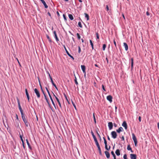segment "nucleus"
<instances>
[{
	"instance_id": "obj_1",
	"label": "nucleus",
	"mask_w": 159,
	"mask_h": 159,
	"mask_svg": "<svg viewBox=\"0 0 159 159\" xmlns=\"http://www.w3.org/2000/svg\"><path fill=\"white\" fill-rule=\"evenodd\" d=\"M20 113L21 115L22 119L27 127L28 126V122L27 118L25 114L24 113L23 110L20 107Z\"/></svg>"
},
{
	"instance_id": "obj_2",
	"label": "nucleus",
	"mask_w": 159,
	"mask_h": 159,
	"mask_svg": "<svg viewBox=\"0 0 159 159\" xmlns=\"http://www.w3.org/2000/svg\"><path fill=\"white\" fill-rule=\"evenodd\" d=\"M16 120H15V125L16 127L17 128V129H19V119L18 118L17 116V115L16 114Z\"/></svg>"
},
{
	"instance_id": "obj_3",
	"label": "nucleus",
	"mask_w": 159,
	"mask_h": 159,
	"mask_svg": "<svg viewBox=\"0 0 159 159\" xmlns=\"http://www.w3.org/2000/svg\"><path fill=\"white\" fill-rule=\"evenodd\" d=\"M40 86H41V89H42V92H43V95H44V96L45 98V99H46V101H47V103H48V105H49V107H50L51 108V109L52 110V107H51V106H50V104H49V102H48V98H47V97H46V95L45 94V93H44V92L43 91V89H42V86H41V85L40 84Z\"/></svg>"
},
{
	"instance_id": "obj_4",
	"label": "nucleus",
	"mask_w": 159,
	"mask_h": 159,
	"mask_svg": "<svg viewBox=\"0 0 159 159\" xmlns=\"http://www.w3.org/2000/svg\"><path fill=\"white\" fill-rule=\"evenodd\" d=\"M132 139L134 141L135 146H136L137 145V139L134 134L133 133L132 134Z\"/></svg>"
},
{
	"instance_id": "obj_5",
	"label": "nucleus",
	"mask_w": 159,
	"mask_h": 159,
	"mask_svg": "<svg viewBox=\"0 0 159 159\" xmlns=\"http://www.w3.org/2000/svg\"><path fill=\"white\" fill-rule=\"evenodd\" d=\"M34 91L37 95V97L38 98H39L40 97V95L39 91L36 88L34 89Z\"/></svg>"
},
{
	"instance_id": "obj_6",
	"label": "nucleus",
	"mask_w": 159,
	"mask_h": 159,
	"mask_svg": "<svg viewBox=\"0 0 159 159\" xmlns=\"http://www.w3.org/2000/svg\"><path fill=\"white\" fill-rule=\"evenodd\" d=\"M111 135L113 139H116V138L117 134L116 132L115 131H113L111 132Z\"/></svg>"
},
{
	"instance_id": "obj_7",
	"label": "nucleus",
	"mask_w": 159,
	"mask_h": 159,
	"mask_svg": "<svg viewBox=\"0 0 159 159\" xmlns=\"http://www.w3.org/2000/svg\"><path fill=\"white\" fill-rule=\"evenodd\" d=\"M64 48L65 50V51L66 52V53L71 58H72L73 60H74V58L73 57L71 56L70 54V53L67 50V49H66L65 46L64 45Z\"/></svg>"
},
{
	"instance_id": "obj_8",
	"label": "nucleus",
	"mask_w": 159,
	"mask_h": 159,
	"mask_svg": "<svg viewBox=\"0 0 159 159\" xmlns=\"http://www.w3.org/2000/svg\"><path fill=\"white\" fill-rule=\"evenodd\" d=\"M81 67L82 69V70L83 73L84 74V76H86V71H85V66L84 65H81Z\"/></svg>"
},
{
	"instance_id": "obj_9",
	"label": "nucleus",
	"mask_w": 159,
	"mask_h": 159,
	"mask_svg": "<svg viewBox=\"0 0 159 159\" xmlns=\"http://www.w3.org/2000/svg\"><path fill=\"white\" fill-rule=\"evenodd\" d=\"M107 99L110 102H112V97L111 95H108L107 97Z\"/></svg>"
},
{
	"instance_id": "obj_10",
	"label": "nucleus",
	"mask_w": 159,
	"mask_h": 159,
	"mask_svg": "<svg viewBox=\"0 0 159 159\" xmlns=\"http://www.w3.org/2000/svg\"><path fill=\"white\" fill-rule=\"evenodd\" d=\"M131 159H136L137 156L135 154H130Z\"/></svg>"
},
{
	"instance_id": "obj_11",
	"label": "nucleus",
	"mask_w": 159,
	"mask_h": 159,
	"mask_svg": "<svg viewBox=\"0 0 159 159\" xmlns=\"http://www.w3.org/2000/svg\"><path fill=\"white\" fill-rule=\"evenodd\" d=\"M122 126H123L125 129H127V125L125 121H123L122 124Z\"/></svg>"
},
{
	"instance_id": "obj_12",
	"label": "nucleus",
	"mask_w": 159,
	"mask_h": 159,
	"mask_svg": "<svg viewBox=\"0 0 159 159\" xmlns=\"http://www.w3.org/2000/svg\"><path fill=\"white\" fill-rule=\"evenodd\" d=\"M108 126L109 129L111 130L113 128V124L112 122H109L108 123Z\"/></svg>"
},
{
	"instance_id": "obj_13",
	"label": "nucleus",
	"mask_w": 159,
	"mask_h": 159,
	"mask_svg": "<svg viewBox=\"0 0 159 159\" xmlns=\"http://www.w3.org/2000/svg\"><path fill=\"white\" fill-rule=\"evenodd\" d=\"M40 1L42 2V3L43 4L44 6V7L45 8H48V6L47 5L45 2L44 0H40Z\"/></svg>"
},
{
	"instance_id": "obj_14",
	"label": "nucleus",
	"mask_w": 159,
	"mask_h": 159,
	"mask_svg": "<svg viewBox=\"0 0 159 159\" xmlns=\"http://www.w3.org/2000/svg\"><path fill=\"white\" fill-rule=\"evenodd\" d=\"M25 92L26 94V96H27V98L28 99V101L29 102H30V97H29V94L28 93L27 90V89H25Z\"/></svg>"
},
{
	"instance_id": "obj_15",
	"label": "nucleus",
	"mask_w": 159,
	"mask_h": 159,
	"mask_svg": "<svg viewBox=\"0 0 159 159\" xmlns=\"http://www.w3.org/2000/svg\"><path fill=\"white\" fill-rule=\"evenodd\" d=\"M105 153L107 158L109 159L110 157V155L109 152L107 151L105 152Z\"/></svg>"
},
{
	"instance_id": "obj_16",
	"label": "nucleus",
	"mask_w": 159,
	"mask_h": 159,
	"mask_svg": "<svg viewBox=\"0 0 159 159\" xmlns=\"http://www.w3.org/2000/svg\"><path fill=\"white\" fill-rule=\"evenodd\" d=\"M53 33H54V36H55V38L56 39V40L58 42V41H59V39H58V37H57V34H56V31H54V32H53Z\"/></svg>"
},
{
	"instance_id": "obj_17",
	"label": "nucleus",
	"mask_w": 159,
	"mask_h": 159,
	"mask_svg": "<svg viewBox=\"0 0 159 159\" xmlns=\"http://www.w3.org/2000/svg\"><path fill=\"white\" fill-rule=\"evenodd\" d=\"M124 46L125 47V50L127 51L128 49V46L127 44L126 43H123Z\"/></svg>"
},
{
	"instance_id": "obj_18",
	"label": "nucleus",
	"mask_w": 159,
	"mask_h": 159,
	"mask_svg": "<svg viewBox=\"0 0 159 159\" xmlns=\"http://www.w3.org/2000/svg\"><path fill=\"white\" fill-rule=\"evenodd\" d=\"M123 128L121 127H120L118 129L116 130V131L118 133H120V132L123 131Z\"/></svg>"
},
{
	"instance_id": "obj_19",
	"label": "nucleus",
	"mask_w": 159,
	"mask_h": 159,
	"mask_svg": "<svg viewBox=\"0 0 159 159\" xmlns=\"http://www.w3.org/2000/svg\"><path fill=\"white\" fill-rule=\"evenodd\" d=\"M55 98L56 99L60 107L61 108V106L58 98L57 97H55Z\"/></svg>"
},
{
	"instance_id": "obj_20",
	"label": "nucleus",
	"mask_w": 159,
	"mask_h": 159,
	"mask_svg": "<svg viewBox=\"0 0 159 159\" xmlns=\"http://www.w3.org/2000/svg\"><path fill=\"white\" fill-rule=\"evenodd\" d=\"M51 83H52V84L56 88V89L57 90H58L57 88L56 85V84L54 83L52 79H51Z\"/></svg>"
},
{
	"instance_id": "obj_21",
	"label": "nucleus",
	"mask_w": 159,
	"mask_h": 159,
	"mask_svg": "<svg viewBox=\"0 0 159 159\" xmlns=\"http://www.w3.org/2000/svg\"><path fill=\"white\" fill-rule=\"evenodd\" d=\"M127 149L128 150H130L131 151V152H133V151H132V148L130 147V145H128L127 147Z\"/></svg>"
},
{
	"instance_id": "obj_22",
	"label": "nucleus",
	"mask_w": 159,
	"mask_h": 159,
	"mask_svg": "<svg viewBox=\"0 0 159 159\" xmlns=\"http://www.w3.org/2000/svg\"><path fill=\"white\" fill-rule=\"evenodd\" d=\"M115 153L117 156H119L120 155V150L118 149H117L116 150Z\"/></svg>"
},
{
	"instance_id": "obj_23",
	"label": "nucleus",
	"mask_w": 159,
	"mask_h": 159,
	"mask_svg": "<svg viewBox=\"0 0 159 159\" xmlns=\"http://www.w3.org/2000/svg\"><path fill=\"white\" fill-rule=\"evenodd\" d=\"M131 69H132L133 68V64H134V59L133 58H132L131 59Z\"/></svg>"
},
{
	"instance_id": "obj_24",
	"label": "nucleus",
	"mask_w": 159,
	"mask_h": 159,
	"mask_svg": "<svg viewBox=\"0 0 159 159\" xmlns=\"http://www.w3.org/2000/svg\"><path fill=\"white\" fill-rule=\"evenodd\" d=\"M84 15H85V17L87 18V20H89V15L88 14L85 13Z\"/></svg>"
},
{
	"instance_id": "obj_25",
	"label": "nucleus",
	"mask_w": 159,
	"mask_h": 159,
	"mask_svg": "<svg viewBox=\"0 0 159 159\" xmlns=\"http://www.w3.org/2000/svg\"><path fill=\"white\" fill-rule=\"evenodd\" d=\"M69 17V18L71 20H72L74 19L73 17V16L71 14H69L68 15Z\"/></svg>"
},
{
	"instance_id": "obj_26",
	"label": "nucleus",
	"mask_w": 159,
	"mask_h": 159,
	"mask_svg": "<svg viewBox=\"0 0 159 159\" xmlns=\"http://www.w3.org/2000/svg\"><path fill=\"white\" fill-rule=\"evenodd\" d=\"M46 37H47V39H48V40L49 42L50 43H51L52 42V40L50 38L49 36L48 35H47Z\"/></svg>"
},
{
	"instance_id": "obj_27",
	"label": "nucleus",
	"mask_w": 159,
	"mask_h": 159,
	"mask_svg": "<svg viewBox=\"0 0 159 159\" xmlns=\"http://www.w3.org/2000/svg\"><path fill=\"white\" fill-rule=\"evenodd\" d=\"M20 140L22 141L23 148H25V147L24 144V140H23V138H22L21 135H20Z\"/></svg>"
},
{
	"instance_id": "obj_28",
	"label": "nucleus",
	"mask_w": 159,
	"mask_h": 159,
	"mask_svg": "<svg viewBox=\"0 0 159 159\" xmlns=\"http://www.w3.org/2000/svg\"><path fill=\"white\" fill-rule=\"evenodd\" d=\"M106 47V44H104L103 45L102 49L103 51H104L105 50Z\"/></svg>"
},
{
	"instance_id": "obj_29",
	"label": "nucleus",
	"mask_w": 159,
	"mask_h": 159,
	"mask_svg": "<svg viewBox=\"0 0 159 159\" xmlns=\"http://www.w3.org/2000/svg\"><path fill=\"white\" fill-rule=\"evenodd\" d=\"M111 153L112 155H113V157L115 158L116 157V156L113 151H112L111 152Z\"/></svg>"
},
{
	"instance_id": "obj_30",
	"label": "nucleus",
	"mask_w": 159,
	"mask_h": 159,
	"mask_svg": "<svg viewBox=\"0 0 159 159\" xmlns=\"http://www.w3.org/2000/svg\"><path fill=\"white\" fill-rule=\"evenodd\" d=\"M75 83L76 84L78 85V83L77 80V78L75 75Z\"/></svg>"
},
{
	"instance_id": "obj_31",
	"label": "nucleus",
	"mask_w": 159,
	"mask_h": 159,
	"mask_svg": "<svg viewBox=\"0 0 159 159\" xmlns=\"http://www.w3.org/2000/svg\"><path fill=\"white\" fill-rule=\"evenodd\" d=\"M17 100L18 101V107L19 109L20 110V102H19V99L18 98H17Z\"/></svg>"
},
{
	"instance_id": "obj_32",
	"label": "nucleus",
	"mask_w": 159,
	"mask_h": 159,
	"mask_svg": "<svg viewBox=\"0 0 159 159\" xmlns=\"http://www.w3.org/2000/svg\"><path fill=\"white\" fill-rule=\"evenodd\" d=\"M76 35L77 36V38L79 39H80L81 37L80 35V34L79 33H77Z\"/></svg>"
},
{
	"instance_id": "obj_33",
	"label": "nucleus",
	"mask_w": 159,
	"mask_h": 159,
	"mask_svg": "<svg viewBox=\"0 0 159 159\" xmlns=\"http://www.w3.org/2000/svg\"><path fill=\"white\" fill-rule=\"evenodd\" d=\"M79 26L80 27L82 28V26L81 25V22H79L78 24Z\"/></svg>"
},
{
	"instance_id": "obj_34",
	"label": "nucleus",
	"mask_w": 159,
	"mask_h": 159,
	"mask_svg": "<svg viewBox=\"0 0 159 159\" xmlns=\"http://www.w3.org/2000/svg\"><path fill=\"white\" fill-rule=\"evenodd\" d=\"M93 119H94V122H95V123L96 124V119H95V116H94V113H93Z\"/></svg>"
},
{
	"instance_id": "obj_35",
	"label": "nucleus",
	"mask_w": 159,
	"mask_h": 159,
	"mask_svg": "<svg viewBox=\"0 0 159 159\" xmlns=\"http://www.w3.org/2000/svg\"><path fill=\"white\" fill-rule=\"evenodd\" d=\"M103 139H104V143H105V145H107V141L106 140V139H105V138L104 137H103Z\"/></svg>"
},
{
	"instance_id": "obj_36",
	"label": "nucleus",
	"mask_w": 159,
	"mask_h": 159,
	"mask_svg": "<svg viewBox=\"0 0 159 159\" xmlns=\"http://www.w3.org/2000/svg\"><path fill=\"white\" fill-rule=\"evenodd\" d=\"M98 150L100 155H102V152H101V148L98 149Z\"/></svg>"
},
{
	"instance_id": "obj_37",
	"label": "nucleus",
	"mask_w": 159,
	"mask_h": 159,
	"mask_svg": "<svg viewBox=\"0 0 159 159\" xmlns=\"http://www.w3.org/2000/svg\"><path fill=\"white\" fill-rule=\"evenodd\" d=\"M91 134H92V136H93V138L96 137L95 136V135H94V133H93V131H91Z\"/></svg>"
},
{
	"instance_id": "obj_38",
	"label": "nucleus",
	"mask_w": 159,
	"mask_h": 159,
	"mask_svg": "<svg viewBox=\"0 0 159 159\" xmlns=\"http://www.w3.org/2000/svg\"><path fill=\"white\" fill-rule=\"evenodd\" d=\"M113 43H114L115 45V46L116 48V41H115V39H114V40H113Z\"/></svg>"
},
{
	"instance_id": "obj_39",
	"label": "nucleus",
	"mask_w": 159,
	"mask_h": 159,
	"mask_svg": "<svg viewBox=\"0 0 159 159\" xmlns=\"http://www.w3.org/2000/svg\"><path fill=\"white\" fill-rule=\"evenodd\" d=\"M123 158L124 159H127V155L126 154L124 155L123 156Z\"/></svg>"
},
{
	"instance_id": "obj_40",
	"label": "nucleus",
	"mask_w": 159,
	"mask_h": 159,
	"mask_svg": "<svg viewBox=\"0 0 159 159\" xmlns=\"http://www.w3.org/2000/svg\"><path fill=\"white\" fill-rule=\"evenodd\" d=\"M93 139H94V141L95 142V143H96L98 142V140H97V139H96V137L94 138H93Z\"/></svg>"
},
{
	"instance_id": "obj_41",
	"label": "nucleus",
	"mask_w": 159,
	"mask_h": 159,
	"mask_svg": "<svg viewBox=\"0 0 159 159\" xmlns=\"http://www.w3.org/2000/svg\"><path fill=\"white\" fill-rule=\"evenodd\" d=\"M93 139H94V141L95 142V143H96L98 142V140H97V139H96V137L94 138H93Z\"/></svg>"
},
{
	"instance_id": "obj_42",
	"label": "nucleus",
	"mask_w": 159,
	"mask_h": 159,
	"mask_svg": "<svg viewBox=\"0 0 159 159\" xmlns=\"http://www.w3.org/2000/svg\"><path fill=\"white\" fill-rule=\"evenodd\" d=\"M63 17L64 19L66 21V15L65 14L63 15Z\"/></svg>"
},
{
	"instance_id": "obj_43",
	"label": "nucleus",
	"mask_w": 159,
	"mask_h": 159,
	"mask_svg": "<svg viewBox=\"0 0 159 159\" xmlns=\"http://www.w3.org/2000/svg\"><path fill=\"white\" fill-rule=\"evenodd\" d=\"M96 35L97 38V39H99V34H98V33H96Z\"/></svg>"
},
{
	"instance_id": "obj_44",
	"label": "nucleus",
	"mask_w": 159,
	"mask_h": 159,
	"mask_svg": "<svg viewBox=\"0 0 159 159\" xmlns=\"http://www.w3.org/2000/svg\"><path fill=\"white\" fill-rule=\"evenodd\" d=\"M89 42H90V44H91V46L93 45V43L92 42V41L90 39L89 40Z\"/></svg>"
},
{
	"instance_id": "obj_45",
	"label": "nucleus",
	"mask_w": 159,
	"mask_h": 159,
	"mask_svg": "<svg viewBox=\"0 0 159 159\" xmlns=\"http://www.w3.org/2000/svg\"><path fill=\"white\" fill-rule=\"evenodd\" d=\"M72 103L74 107V108H75V109H76V106H75V104L72 101Z\"/></svg>"
},
{
	"instance_id": "obj_46",
	"label": "nucleus",
	"mask_w": 159,
	"mask_h": 159,
	"mask_svg": "<svg viewBox=\"0 0 159 159\" xmlns=\"http://www.w3.org/2000/svg\"><path fill=\"white\" fill-rule=\"evenodd\" d=\"M106 10H107V11H108L109 10V7H108V5H107L106 6Z\"/></svg>"
},
{
	"instance_id": "obj_47",
	"label": "nucleus",
	"mask_w": 159,
	"mask_h": 159,
	"mask_svg": "<svg viewBox=\"0 0 159 159\" xmlns=\"http://www.w3.org/2000/svg\"><path fill=\"white\" fill-rule=\"evenodd\" d=\"M102 89L103 90L105 91H106V89H105V88H104V86L103 85H102Z\"/></svg>"
},
{
	"instance_id": "obj_48",
	"label": "nucleus",
	"mask_w": 159,
	"mask_h": 159,
	"mask_svg": "<svg viewBox=\"0 0 159 159\" xmlns=\"http://www.w3.org/2000/svg\"><path fill=\"white\" fill-rule=\"evenodd\" d=\"M105 149L108 151V148L107 147V145H105Z\"/></svg>"
},
{
	"instance_id": "obj_49",
	"label": "nucleus",
	"mask_w": 159,
	"mask_h": 159,
	"mask_svg": "<svg viewBox=\"0 0 159 159\" xmlns=\"http://www.w3.org/2000/svg\"><path fill=\"white\" fill-rule=\"evenodd\" d=\"M48 95H49V97H50V99H51V101H52V100H53V99H52V97H51V95H50V93L48 94Z\"/></svg>"
},
{
	"instance_id": "obj_50",
	"label": "nucleus",
	"mask_w": 159,
	"mask_h": 159,
	"mask_svg": "<svg viewBox=\"0 0 159 159\" xmlns=\"http://www.w3.org/2000/svg\"><path fill=\"white\" fill-rule=\"evenodd\" d=\"M26 140L27 144L28 145L29 147H30V143L28 142V141L27 139H26Z\"/></svg>"
},
{
	"instance_id": "obj_51",
	"label": "nucleus",
	"mask_w": 159,
	"mask_h": 159,
	"mask_svg": "<svg viewBox=\"0 0 159 159\" xmlns=\"http://www.w3.org/2000/svg\"><path fill=\"white\" fill-rule=\"evenodd\" d=\"M78 48H79L78 52H79V53H80L81 51V48L80 46L78 47Z\"/></svg>"
},
{
	"instance_id": "obj_52",
	"label": "nucleus",
	"mask_w": 159,
	"mask_h": 159,
	"mask_svg": "<svg viewBox=\"0 0 159 159\" xmlns=\"http://www.w3.org/2000/svg\"><path fill=\"white\" fill-rule=\"evenodd\" d=\"M95 144H96V146H97V147H98L99 146H100L98 143V142H97L95 143Z\"/></svg>"
},
{
	"instance_id": "obj_53",
	"label": "nucleus",
	"mask_w": 159,
	"mask_h": 159,
	"mask_svg": "<svg viewBox=\"0 0 159 159\" xmlns=\"http://www.w3.org/2000/svg\"><path fill=\"white\" fill-rule=\"evenodd\" d=\"M52 101V104H53V106H54L55 107V103H54V101H53V100H52V101Z\"/></svg>"
},
{
	"instance_id": "obj_54",
	"label": "nucleus",
	"mask_w": 159,
	"mask_h": 159,
	"mask_svg": "<svg viewBox=\"0 0 159 159\" xmlns=\"http://www.w3.org/2000/svg\"><path fill=\"white\" fill-rule=\"evenodd\" d=\"M64 96L65 97V98H66V100L67 101H68V99H67V97H66V95L65 94H64Z\"/></svg>"
},
{
	"instance_id": "obj_55",
	"label": "nucleus",
	"mask_w": 159,
	"mask_h": 159,
	"mask_svg": "<svg viewBox=\"0 0 159 159\" xmlns=\"http://www.w3.org/2000/svg\"><path fill=\"white\" fill-rule=\"evenodd\" d=\"M48 75H49V77L50 79V80H51V79H52V77H51L49 73L48 72Z\"/></svg>"
},
{
	"instance_id": "obj_56",
	"label": "nucleus",
	"mask_w": 159,
	"mask_h": 159,
	"mask_svg": "<svg viewBox=\"0 0 159 159\" xmlns=\"http://www.w3.org/2000/svg\"><path fill=\"white\" fill-rule=\"evenodd\" d=\"M97 134L98 136L99 137V138L100 139H101V136H100V135H99V134H98V132H97Z\"/></svg>"
},
{
	"instance_id": "obj_57",
	"label": "nucleus",
	"mask_w": 159,
	"mask_h": 159,
	"mask_svg": "<svg viewBox=\"0 0 159 159\" xmlns=\"http://www.w3.org/2000/svg\"><path fill=\"white\" fill-rule=\"evenodd\" d=\"M46 90H47V91L48 92V94H49L50 93H49V92L48 90V88L47 87H46Z\"/></svg>"
},
{
	"instance_id": "obj_58",
	"label": "nucleus",
	"mask_w": 159,
	"mask_h": 159,
	"mask_svg": "<svg viewBox=\"0 0 159 159\" xmlns=\"http://www.w3.org/2000/svg\"><path fill=\"white\" fill-rule=\"evenodd\" d=\"M139 122L141 121V116H139Z\"/></svg>"
},
{
	"instance_id": "obj_59",
	"label": "nucleus",
	"mask_w": 159,
	"mask_h": 159,
	"mask_svg": "<svg viewBox=\"0 0 159 159\" xmlns=\"http://www.w3.org/2000/svg\"><path fill=\"white\" fill-rule=\"evenodd\" d=\"M146 15H147V16H149V12H148V11H147V12H146Z\"/></svg>"
},
{
	"instance_id": "obj_60",
	"label": "nucleus",
	"mask_w": 159,
	"mask_h": 159,
	"mask_svg": "<svg viewBox=\"0 0 159 159\" xmlns=\"http://www.w3.org/2000/svg\"><path fill=\"white\" fill-rule=\"evenodd\" d=\"M57 15L58 16V17L59 16H60V14H59V12L58 11H57Z\"/></svg>"
},
{
	"instance_id": "obj_61",
	"label": "nucleus",
	"mask_w": 159,
	"mask_h": 159,
	"mask_svg": "<svg viewBox=\"0 0 159 159\" xmlns=\"http://www.w3.org/2000/svg\"><path fill=\"white\" fill-rule=\"evenodd\" d=\"M121 139H122V140H124V137L123 136H122L121 138Z\"/></svg>"
},
{
	"instance_id": "obj_62",
	"label": "nucleus",
	"mask_w": 159,
	"mask_h": 159,
	"mask_svg": "<svg viewBox=\"0 0 159 159\" xmlns=\"http://www.w3.org/2000/svg\"><path fill=\"white\" fill-rule=\"evenodd\" d=\"M16 60H17V61H18V63L19 64V65H20V62L18 59V58H16Z\"/></svg>"
},
{
	"instance_id": "obj_63",
	"label": "nucleus",
	"mask_w": 159,
	"mask_h": 159,
	"mask_svg": "<svg viewBox=\"0 0 159 159\" xmlns=\"http://www.w3.org/2000/svg\"><path fill=\"white\" fill-rule=\"evenodd\" d=\"M48 14L51 17V15L50 13H49V12H48Z\"/></svg>"
},
{
	"instance_id": "obj_64",
	"label": "nucleus",
	"mask_w": 159,
	"mask_h": 159,
	"mask_svg": "<svg viewBox=\"0 0 159 159\" xmlns=\"http://www.w3.org/2000/svg\"><path fill=\"white\" fill-rule=\"evenodd\" d=\"M157 127H158V129H159V122H158L157 123Z\"/></svg>"
}]
</instances>
